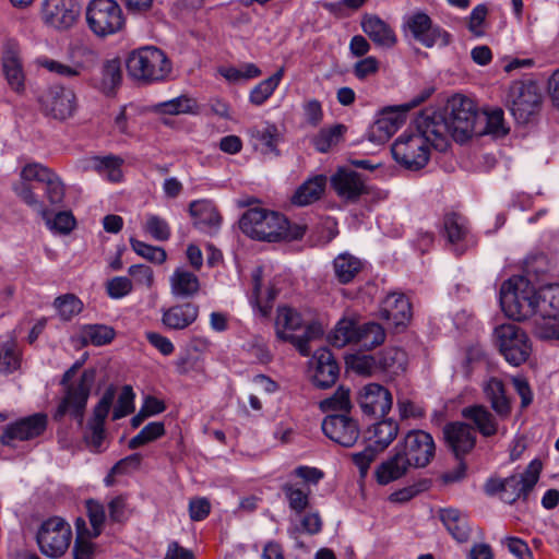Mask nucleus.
Masks as SVG:
<instances>
[{
  "label": "nucleus",
  "instance_id": "nucleus-45",
  "mask_svg": "<svg viewBox=\"0 0 559 559\" xmlns=\"http://www.w3.org/2000/svg\"><path fill=\"white\" fill-rule=\"evenodd\" d=\"M283 75L284 68H281L272 76L255 85L250 92V102L255 106L262 105L274 93Z\"/></svg>",
  "mask_w": 559,
  "mask_h": 559
},
{
  "label": "nucleus",
  "instance_id": "nucleus-54",
  "mask_svg": "<svg viewBox=\"0 0 559 559\" xmlns=\"http://www.w3.org/2000/svg\"><path fill=\"white\" fill-rule=\"evenodd\" d=\"M130 243L132 249L136 252V254L143 257L144 259L151 262L162 264L167 259L166 251L160 247H154L143 241L136 240L134 238L130 239Z\"/></svg>",
  "mask_w": 559,
  "mask_h": 559
},
{
  "label": "nucleus",
  "instance_id": "nucleus-26",
  "mask_svg": "<svg viewBox=\"0 0 559 559\" xmlns=\"http://www.w3.org/2000/svg\"><path fill=\"white\" fill-rule=\"evenodd\" d=\"M360 26L370 40L380 48L391 49L397 43L394 29L376 14H365Z\"/></svg>",
  "mask_w": 559,
  "mask_h": 559
},
{
  "label": "nucleus",
  "instance_id": "nucleus-19",
  "mask_svg": "<svg viewBox=\"0 0 559 559\" xmlns=\"http://www.w3.org/2000/svg\"><path fill=\"white\" fill-rule=\"evenodd\" d=\"M47 427V415L36 413L5 426L0 441L3 445L13 447L14 441H25L40 436Z\"/></svg>",
  "mask_w": 559,
  "mask_h": 559
},
{
  "label": "nucleus",
  "instance_id": "nucleus-48",
  "mask_svg": "<svg viewBox=\"0 0 559 559\" xmlns=\"http://www.w3.org/2000/svg\"><path fill=\"white\" fill-rule=\"evenodd\" d=\"M346 128L343 124H335L329 129H322L313 138L312 143L317 151L326 153L331 147L338 144Z\"/></svg>",
  "mask_w": 559,
  "mask_h": 559
},
{
  "label": "nucleus",
  "instance_id": "nucleus-52",
  "mask_svg": "<svg viewBox=\"0 0 559 559\" xmlns=\"http://www.w3.org/2000/svg\"><path fill=\"white\" fill-rule=\"evenodd\" d=\"M252 282H253V289H252V297L251 302L254 307L258 308L260 314L262 317H267L271 311V305L270 302L274 300L275 294L273 290H270L267 294V302L265 305H262L261 301V286H262V270L257 269L252 274Z\"/></svg>",
  "mask_w": 559,
  "mask_h": 559
},
{
  "label": "nucleus",
  "instance_id": "nucleus-58",
  "mask_svg": "<svg viewBox=\"0 0 559 559\" xmlns=\"http://www.w3.org/2000/svg\"><path fill=\"white\" fill-rule=\"evenodd\" d=\"M85 526L84 520L78 519L76 521V530L78 537L74 542L73 547V558L74 559H92L94 555L93 544L85 539L82 535V528Z\"/></svg>",
  "mask_w": 559,
  "mask_h": 559
},
{
  "label": "nucleus",
  "instance_id": "nucleus-8",
  "mask_svg": "<svg viewBox=\"0 0 559 559\" xmlns=\"http://www.w3.org/2000/svg\"><path fill=\"white\" fill-rule=\"evenodd\" d=\"M71 539V526L60 516L45 520L36 534V542L40 552L55 559L62 557L67 552Z\"/></svg>",
  "mask_w": 559,
  "mask_h": 559
},
{
  "label": "nucleus",
  "instance_id": "nucleus-46",
  "mask_svg": "<svg viewBox=\"0 0 559 559\" xmlns=\"http://www.w3.org/2000/svg\"><path fill=\"white\" fill-rule=\"evenodd\" d=\"M282 491L288 502L289 509L296 514H301L309 506L310 489L296 487L290 483L282 486Z\"/></svg>",
  "mask_w": 559,
  "mask_h": 559
},
{
  "label": "nucleus",
  "instance_id": "nucleus-43",
  "mask_svg": "<svg viewBox=\"0 0 559 559\" xmlns=\"http://www.w3.org/2000/svg\"><path fill=\"white\" fill-rule=\"evenodd\" d=\"M359 325L352 319H342L334 328L330 341L335 347H343L358 340Z\"/></svg>",
  "mask_w": 559,
  "mask_h": 559
},
{
  "label": "nucleus",
  "instance_id": "nucleus-12",
  "mask_svg": "<svg viewBox=\"0 0 559 559\" xmlns=\"http://www.w3.org/2000/svg\"><path fill=\"white\" fill-rule=\"evenodd\" d=\"M80 13L79 0H44L41 3L43 22L57 31H67L73 27Z\"/></svg>",
  "mask_w": 559,
  "mask_h": 559
},
{
  "label": "nucleus",
  "instance_id": "nucleus-27",
  "mask_svg": "<svg viewBox=\"0 0 559 559\" xmlns=\"http://www.w3.org/2000/svg\"><path fill=\"white\" fill-rule=\"evenodd\" d=\"M380 314L395 328L405 326L412 318V306L405 295L391 293L383 299Z\"/></svg>",
  "mask_w": 559,
  "mask_h": 559
},
{
  "label": "nucleus",
  "instance_id": "nucleus-22",
  "mask_svg": "<svg viewBox=\"0 0 559 559\" xmlns=\"http://www.w3.org/2000/svg\"><path fill=\"white\" fill-rule=\"evenodd\" d=\"M331 186L336 194L346 202H356L367 193V187L361 176L347 168H340L331 177Z\"/></svg>",
  "mask_w": 559,
  "mask_h": 559
},
{
  "label": "nucleus",
  "instance_id": "nucleus-61",
  "mask_svg": "<svg viewBox=\"0 0 559 559\" xmlns=\"http://www.w3.org/2000/svg\"><path fill=\"white\" fill-rule=\"evenodd\" d=\"M509 129L504 126L503 111L495 109L487 114L485 133L496 138L504 136Z\"/></svg>",
  "mask_w": 559,
  "mask_h": 559
},
{
  "label": "nucleus",
  "instance_id": "nucleus-29",
  "mask_svg": "<svg viewBox=\"0 0 559 559\" xmlns=\"http://www.w3.org/2000/svg\"><path fill=\"white\" fill-rule=\"evenodd\" d=\"M484 394L490 403L492 411L502 419L510 416L512 409L511 399L507 395L502 380L490 378L484 383Z\"/></svg>",
  "mask_w": 559,
  "mask_h": 559
},
{
  "label": "nucleus",
  "instance_id": "nucleus-47",
  "mask_svg": "<svg viewBox=\"0 0 559 559\" xmlns=\"http://www.w3.org/2000/svg\"><path fill=\"white\" fill-rule=\"evenodd\" d=\"M385 340L384 329L376 322H368L359 325L357 344L372 349L381 345Z\"/></svg>",
  "mask_w": 559,
  "mask_h": 559
},
{
  "label": "nucleus",
  "instance_id": "nucleus-16",
  "mask_svg": "<svg viewBox=\"0 0 559 559\" xmlns=\"http://www.w3.org/2000/svg\"><path fill=\"white\" fill-rule=\"evenodd\" d=\"M116 396V389L110 385L106 389L93 411V417L87 423L84 440L93 451L99 452L105 439V419L107 418Z\"/></svg>",
  "mask_w": 559,
  "mask_h": 559
},
{
  "label": "nucleus",
  "instance_id": "nucleus-20",
  "mask_svg": "<svg viewBox=\"0 0 559 559\" xmlns=\"http://www.w3.org/2000/svg\"><path fill=\"white\" fill-rule=\"evenodd\" d=\"M406 25L416 40L425 47L437 44L447 46L450 44V35L438 26L432 25L431 19L424 12H416L407 19Z\"/></svg>",
  "mask_w": 559,
  "mask_h": 559
},
{
  "label": "nucleus",
  "instance_id": "nucleus-51",
  "mask_svg": "<svg viewBox=\"0 0 559 559\" xmlns=\"http://www.w3.org/2000/svg\"><path fill=\"white\" fill-rule=\"evenodd\" d=\"M165 435V426L162 421H152L141 429V431L134 436L128 447L131 450L138 449L148 442H152Z\"/></svg>",
  "mask_w": 559,
  "mask_h": 559
},
{
  "label": "nucleus",
  "instance_id": "nucleus-50",
  "mask_svg": "<svg viewBox=\"0 0 559 559\" xmlns=\"http://www.w3.org/2000/svg\"><path fill=\"white\" fill-rule=\"evenodd\" d=\"M82 337L86 343H91L95 346H102L114 340L115 331L112 328L107 325L90 324L83 328Z\"/></svg>",
  "mask_w": 559,
  "mask_h": 559
},
{
  "label": "nucleus",
  "instance_id": "nucleus-31",
  "mask_svg": "<svg viewBox=\"0 0 559 559\" xmlns=\"http://www.w3.org/2000/svg\"><path fill=\"white\" fill-rule=\"evenodd\" d=\"M439 519L450 535L459 543H466L471 536L467 514L454 508L439 511Z\"/></svg>",
  "mask_w": 559,
  "mask_h": 559
},
{
  "label": "nucleus",
  "instance_id": "nucleus-60",
  "mask_svg": "<svg viewBox=\"0 0 559 559\" xmlns=\"http://www.w3.org/2000/svg\"><path fill=\"white\" fill-rule=\"evenodd\" d=\"M87 516L90 519L93 533L91 537H97L100 534L103 524L105 522V509L103 504L95 500H88L86 502Z\"/></svg>",
  "mask_w": 559,
  "mask_h": 559
},
{
  "label": "nucleus",
  "instance_id": "nucleus-56",
  "mask_svg": "<svg viewBox=\"0 0 559 559\" xmlns=\"http://www.w3.org/2000/svg\"><path fill=\"white\" fill-rule=\"evenodd\" d=\"M134 393L130 385H124L112 412V420L126 417L134 411Z\"/></svg>",
  "mask_w": 559,
  "mask_h": 559
},
{
  "label": "nucleus",
  "instance_id": "nucleus-62",
  "mask_svg": "<svg viewBox=\"0 0 559 559\" xmlns=\"http://www.w3.org/2000/svg\"><path fill=\"white\" fill-rule=\"evenodd\" d=\"M145 229L154 239L159 241H165L170 237L169 225L157 215L147 217Z\"/></svg>",
  "mask_w": 559,
  "mask_h": 559
},
{
  "label": "nucleus",
  "instance_id": "nucleus-40",
  "mask_svg": "<svg viewBox=\"0 0 559 559\" xmlns=\"http://www.w3.org/2000/svg\"><path fill=\"white\" fill-rule=\"evenodd\" d=\"M379 369L390 374H399L406 369L407 355L399 347H388L377 354Z\"/></svg>",
  "mask_w": 559,
  "mask_h": 559
},
{
  "label": "nucleus",
  "instance_id": "nucleus-11",
  "mask_svg": "<svg viewBox=\"0 0 559 559\" xmlns=\"http://www.w3.org/2000/svg\"><path fill=\"white\" fill-rule=\"evenodd\" d=\"M39 103L45 116L60 121L72 117L76 109L74 92L61 85L47 88L40 95Z\"/></svg>",
  "mask_w": 559,
  "mask_h": 559
},
{
  "label": "nucleus",
  "instance_id": "nucleus-34",
  "mask_svg": "<svg viewBox=\"0 0 559 559\" xmlns=\"http://www.w3.org/2000/svg\"><path fill=\"white\" fill-rule=\"evenodd\" d=\"M443 226L447 239L453 246L454 252L462 254L465 251L463 242L468 234L466 219L456 213H450L444 216Z\"/></svg>",
  "mask_w": 559,
  "mask_h": 559
},
{
  "label": "nucleus",
  "instance_id": "nucleus-49",
  "mask_svg": "<svg viewBox=\"0 0 559 559\" xmlns=\"http://www.w3.org/2000/svg\"><path fill=\"white\" fill-rule=\"evenodd\" d=\"M53 307L61 320L70 321L82 311L83 302L75 295L66 294L55 299Z\"/></svg>",
  "mask_w": 559,
  "mask_h": 559
},
{
  "label": "nucleus",
  "instance_id": "nucleus-57",
  "mask_svg": "<svg viewBox=\"0 0 559 559\" xmlns=\"http://www.w3.org/2000/svg\"><path fill=\"white\" fill-rule=\"evenodd\" d=\"M193 100L187 96H179L167 102L159 103L156 108L159 112L179 115L191 111Z\"/></svg>",
  "mask_w": 559,
  "mask_h": 559
},
{
  "label": "nucleus",
  "instance_id": "nucleus-9",
  "mask_svg": "<svg viewBox=\"0 0 559 559\" xmlns=\"http://www.w3.org/2000/svg\"><path fill=\"white\" fill-rule=\"evenodd\" d=\"M501 355L512 366L525 362L532 352L526 333L515 324H501L493 332Z\"/></svg>",
  "mask_w": 559,
  "mask_h": 559
},
{
  "label": "nucleus",
  "instance_id": "nucleus-59",
  "mask_svg": "<svg viewBox=\"0 0 559 559\" xmlns=\"http://www.w3.org/2000/svg\"><path fill=\"white\" fill-rule=\"evenodd\" d=\"M13 190L15 194L28 206H31L33 210L45 213V207L43 202L37 198V195L34 193L32 187L29 183L19 181L14 183Z\"/></svg>",
  "mask_w": 559,
  "mask_h": 559
},
{
  "label": "nucleus",
  "instance_id": "nucleus-35",
  "mask_svg": "<svg viewBox=\"0 0 559 559\" xmlns=\"http://www.w3.org/2000/svg\"><path fill=\"white\" fill-rule=\"evenodd\" d=\"M464 418L474 423L484 437H491L497 433L498 424L496 417L484 405H473L462 409Z\"/></svg>",
  "mask_w": 559,
  "mask_h": 559
},
{
  "label": "nucleus",
  "instance_id": "nucleus-13",
  "mask_svg": "<svg viewBox=\"0 0 559 559\" xmlns=\"http://www.w3.org/2000/svg\"><path fill=\"white\" fill-rule=\"evenodd\" d=\"M542 463L533 460L523 473L504 478V495L502 501L512 504L518 500L526 501L539 479Z\"/></svg>",
  "mask_w": 559,
  "mask_h": 559
},
{
  "label": "nucleus",
  "instance_id": "nucleus-44",
  "mask_svg": "<svg viewBox=\"0 0 559 559\" xmlns=\"http://www.w3.org/2000/svg\"><path fill=\"white\" fill-rule=\"evenodd\" d=\"M322 412H340L348 414L352 409L350 390L343 385L329 397L322 400L319 404Z\"/></svg>",
  "mask_w": 559,
  "mask_h": 559
},
{
  "label": "nucleus",
  "instance_id": "nucleus-21",
  "mask_svg": "<svg viewBox=\"0 0 559 559\" xmlns=\"http://www.w3.org/2000/svg\"><path fill=\"white\" fill-rule=\"evenodd\" d=\"M2 70L12 91L22 93L25 88V74L20 60V49L15 40L9 39L2 47Z\"/></svg>",
  "mask_w": 559,
  "mask_h": 559
},
{
  "label": "nucleus",
  "instance_id": "nucleus-7",
  "mask_svg": "<svg viewBox=\"0 0 559 559\" xmlns=\"http://www.w3.org/2000/svg\"><path fill=\"white\" fill-rule=\"evenodd\" d=\"M85 19L90 31L102 38L119 33L126 24L122 9L115 0H91Z\"/></svg>",
  "mask_w": 559,
  "mask_h": 559
},
{
  "label": "nucleus",
  "instance_id": "nucleus-5",
  "mask_svg": "<svg viewBox=\"0 0 559 559\" xmlns=\"http://www.w3.org/2000/svg\"><path fill=\"white\" fill-rule=\"evenodd\" d=\"M128 75L140 84H152L166 80L171 72V62L166 53L154 46L132 50L126 59Z\"/></svg>",
  "mask_w": 559,
  "mask_h": 559
},
{
  "label": "nucleus",
  "instance_id": "nucleus-37",
  "mask_svg": "<svg viewBox=\"0 0 559 559\" xmlns=\"http://www.w3.org/2000/svg\"><path fill=\"white\" fill-rule=\"evenodd\" d=\"M412 467L404 456L397 451L394 455L382 462L376 469V478L380 485H388L406 474L408 468Z\"/></svg>",
  "mask_w": 559,
  "mask_h": 559
},
{
  "label": "nucleus",
  "instance_id": "nucleus-39",
  "mask_svg": "<svg viewBox=\"0 0 559 559\" xmlns=\"http://www.w3.org/2000/svg\"><path fill=\"white\" fill-rule=\"evenodd\" d=\"M326 183L324 176H316L304 182L294 193L292 202L298 206H306L319 200Z\"/></svg>",
  "mask_w": 559,
  "mask_h": 559
},
{
  "label": "nucleus",
  "instance_id": "nucleus-3",
  "mask_svg": "<svg viewBox=\"0 0 559 559\" xmlns=\"http://www.w3.org/2000/svg\"><path fill=\"white\" fill-rule=\"evenodd\" d=\"M84 362L85 358L76 360L63 373L60 380V384L63 386V397L53 414L55 420H61L66 414H70L80 425L83 424L86 404L96 379V370L88 368L81 373L79 380L72 381Z\"/></svg>",
  "mask_w": 559,
  "mask_h": 559
},
{
  "label": "nucleus",
  "instance_id": "nucleus-32",
  "mask_svg": "<svg viewBox=\"0 0 559 559\" xmlns=\"http://www.w3.org/2000/svg\"><path fill=\"white\" fill-rule=\"evenodd\" d=\"M537 316L543 319L559 318V284H549L535 290Z\"/></svg>",
  "mask_w": 559,
  "mask_h": 559
},
{
  "label": "nucleus",
  "instance_id": "nucleus-64",
  "mask_svg": "<svg viewBox=\"0 0 559 559\" xmlns=\"http://www.w3.org/2000/svg\"><path fill=\"white\" fill-rule=\"evenodd\" d=\"M379 70V60L376 57H366L358 60L353 68V73L358 80H365Z\"/></svg>",
  "mask_w": 559,
  "mask_h": 559
},
{
  "label": "nucleus",
  "instance_id": "nucleus-41",
  "mask_svg": "<svg viewBox=\"0 0 559 559\" xmlns=\"http://www.w3.org/2000/svg\"><path fill=\"white\" fill-rule=\"evenodd\" d=\"M361 267V261L349 253H341L333 261L334 274L341 284L352 282Z\"/></svg>",
  "mask_w": 559,
  "mask_h": 559
},
{
  "label": "nucleus",
  "instance_id": "nucleus-38",
  "mask_svg": "<svg viewBox=\"0 0 559 559\" xmlns=\"http://www.w3.org/2000/svg\"><path fill=\"white\" fill-rule=\"evenodd\" d=\"M122 82L121 61L118 58L103 62L97 87L106 95H114Z\"/></svg>",
  "mask_w": 559,
  "mask_h": 559
},
{
  "label": "nucleus",
  "instance_id": "nucleus-15",
  "mask_svg": "<svg viewBox=\"0 0 559 559\" xmlns=\"http://www.w3.org/2000/svg\"><path fill=\"white\" fill-rule=\"evenodd\" d=\"M321 428L330 440L345 448L354 447L360 436L357 420L347 414L328 415Z\"/></svg>",
  "mask_w": 559,
  "mask_h": 559
},
{
  "label": "nucleus",
  "instance_id": "nucleus-24",
  "mask_svg": "<svg viewBox=\"0 0 559 559\" xmlns=\"http://www.w3.org/2000/svg\"><path fill=\"white\" fill-rule=\"evenodd\" d=\"M311 364L313 366L312 380L316 386L321 389L330 388L338 378V365L326 347L319 348L314 352Z\"/></svg>",
  "mask_w": 559,
  "mask_h": 559
},
{
  "label": "nucleus",
  "instance_id": "nucleus-2",
  "mask_svg": "<svg viewBox=\"0 0 559 559\" xmlns=\"http://www.w3.org/2000/svg\"><path fill=\"white\" fill-rule=\"evenodd\" d=\"M239 228L252 239L269 242L297 240L306 233L305 226L290 225L284 215L261 207L247 210L239 221Z\"/></svg>",
  "mask_w": 559,
  "mask_h": 559
},
{
  "label": "nucleus",
  "instance_id": "nucleus-18",
  "mask_svg": "<svg viewBox=\"0 0 559 559\" xmlns=\"http://www.w3.org/2000/svg\"><path fill=\"white\" fill-rule=\"evenodd\" d=\"M356 401L366 416L382 417L392 408V394L388 389L378 384L364 385L357 393Z\"/></svg>",
  "mask_w": 559,
  "mask_h": 559
},
{
  "label": "nucleus",
  "instance_id": "nucleus-4",
  "mask_svg": "<svg viewBox=\"0 0 559 559\" xmlns=\"http://www.w3.org/2000/svg\"><path fill=\"white\" fill-rule=\"evenodd\" d=\"M275 329L277 337L292 343L304 357L311 353L309 343L320 338L324 332L321 323L316 320H304L301 314L290 307L277 308Z\"/></svg>",
  "mask_w": 559,
  "mask_h": 559
},
{
  "label": "nucleus",
  "instance_id": "nucleus-36",
  "mask_svg": "<svg viewBox=\"0 0 559 559\" xmlns=\"http://www.w3.org/2000/svg\"><path fill=\"white\" fill-rule=\"evenodd\" d=\"M368 439L380 452L384 451L396 438L399 424L393 419H384L373 424L367 431Z\"/></svg>",
  "mask_w": 559,
  "mask_h": 559
},
{
  "label": "nucleus",
  "instance_id": "nucleus-53",
  "mask_svg": "<svg viewBox=\"0 0 559 559\" xmlns=\"http://www.w3.org/2000/svg\"><path fill=\"white\" fill-rule=\"evenodd\" d=\"M346 364L361 376H370L379 369L377 355H353L347 358Z\"/></svg>",
  "mask_w": 559,
  "mask_h": 559
},
{
  "label": "nucleus",
  "instance_id": "nucleus-55",
  "mask_svg": "<svg viewBox=\"0 0 559 559\" xmlns=\"http://www.w3.org/2000/svg\"><path fill=\"white\" fill-rule=\"evenodd\" d=\"M397 130L395 124L390 120L382 118L381 116L373 122L368 132V138L374 143H384L388 141Z\"/></svg>",
  "mask_w": 559,
  "mask_h": 559
},
{
  "label": "nucleus",
  "instance_id": "nucleus-33",
  "mask_svg": "<svg viewBox=\"0 0 559 559\" xmlns=\"http://www.w3.org/2000/svg\"><path fill=\"white\" fill-rule=\"evenodd\" d=\"M169 282L171 294L177 298H191L195 296L200 289L198 276L182 267H178L174 271Z\"/></svg>",
  "mask_w": 559,
  "mask_h": 559
},
{
  "label": "nucleus",
  "instance_id": "nucleus-17",
  "mask_svg": "<svg viewBox=\"0 0 559 559\" xmlns=\"http://www.w3.org/2000/svg\"><path fill=\"white\" fill-rule=\"evenodd\" d=\"M512 105L510 110L520 123L528 122L540 104L537 86L530 83H515L511 88Z\"/></svg>",
  "mask_w": 559,
  "mask_h": 559
},
{
  "label": "nucleus",
  "instance_id": "nucleus-42",
  "mask_svg": "<svg viewBox=\"0 0 559 559\" xmlns=\"http://www.w3.org/2000/svg\"><path fill=\"white\" fill-rule=\"evenodd\" d=\"M251 138L255 141V147H260L263 154L276 153L280 138L278 129L275 124L265 123L262 127H254L250 130Z\"/></svg>",
  "mask_w": 559,
  "mask_h": 559
},
{
  "label": "nucleus",
  "instance_id": "nucleus-14",
  "mask_svg": "<svg viewBox=\"0 0 559 559\" xmlns=\"http://www.w3.org/2000/svg\"><path fill=\"white\" fill-rule=\"evenodd\" d=\"M21 181L44 183L46 197L51 204H60L64 198V186L59 176L40 163L26 164L20 174Z\"/></svg>",
  "mask_w": 559,
  "mask_h": 559
},
{
  "label": "nucleus",
  "instance_id": "nucleus-28",
  "mask_svg": "<svg viewBox=\"0 0 559 559\" xmlns=\"http://www.w3.org/2000/svg\"><path fill=\"white\" fill-rule=\"evenodd\" d=\"M123 159L116 155L90 156L81 160V167L84 171H96L111 182L121 181L123 174Z\"/></svg>",
  "mask_w": 559,
  "mask_h": 559
},
{
  "label": "nucleus",
  "instance_id": "nucleus-6",
  "mask_svg": "<svg viewBox=\"0 0 559 559\" xmlns=\"http://www.w3.org/2000/svg\"><path fill=\"white\" fill-rule=\"evenodd\" d=\"M500 305L506 316L514 321L537 317L535 288L524 276H513L501 285Z\"/></svg>",
  "mask_w": 559,
  "mask_h": 559
},
{
  "label": "nucleus",
  "instance_id": "nucleus-30",
  "mask_svg": "<svg viewBox=\"0 0 559 559\" xmlns=\"http://www.w3.org/2000/svg\"><path fill=\"white\" fill-rule=\"evenodd\" d=\"M199 316V307L187 302L163 310L162 323L170 330H183L191 325Z\"/></svg>",
  "mask_w": 559,
  "mask_h": 559
},
{
  "label": "nucleus",
  "instance_id": "nucleus-63",
  "mask_svg": "<svg viewBox=\"0 0 559 559\" xmlns=\"http://www.w3.org/2000/svg\"><path fill=\"white\" fill-rule=\"evenodd\" d=\"M20 367V354L14 344L7 345L0 353V372L12 373Z\"/></svg>",
  "mask_w": 559,
  "mask_h": 559
},
{
  "label": "nucleus",
  "instance_id": "nucleus-1",
  "mask_svg": "<svg viewBox=\"0 0 559 559\" xmlns=\"http://www.w3.org/2000/svg\"><path fill=\"white\" fill-rule=\"evenodd\" d=\"M477 110L472 99L455 96L449 109L423 110L414 121V127L404 131L393 142L391 152L394 160L403 168L418 171L427 166L431 150L443 152L450 140L463 143L475 131Z\"/></svg>",
  "mask_w": 559,
  "mask_h": 559
},
{
  "label": "nucleus",
  "instance_id": "nucleus-25",
  "mask_svg": "<svg viewBox=\"0 0 559 559\" xmlns=\"http://www.w3.org/2000/svg\"><path fill=\"white\" fill-rule=\"evenodd\" d=\"M189 214L193 219V226L207 235L213 236L221 228L222 216L210 200L192 201L189 204Z\"/></svg>",
  "mask_w": 559,
  "mask_h": 559
},
{
  "label": "nucleus",
  "instance_id": "nucleus-10",
  "mask_svg": "<svg viewBox=\"0 0 559 559\" xmlns=\"http://www.w3.org/2000/svg\"><path fill=\"white\" fill-rule=\"evenodd\" d=\"M435 441L424 430H411L394 448L412 467L427 466L435 456Z\"/></svg>",
  "mask_w": 559,
  "mask_h": 559
},
{
  "label": "nucleus",
  "instance_id": "nucleus-23",
  "mask_svg": "<svg viewBox=\"0 0 559 559\" xmlns=\"http://www.w3.org/2000/svg\"><path fill=\"white\" fill-rule=\"evenodd\" d=\"M443 435L448 447L456 459L471 452L476 443V433L472 426L465 423H451L444 426Z\"/></svg>",
  "mask_w": 559,
  "mask_h": 559
}]
</instances>
